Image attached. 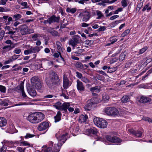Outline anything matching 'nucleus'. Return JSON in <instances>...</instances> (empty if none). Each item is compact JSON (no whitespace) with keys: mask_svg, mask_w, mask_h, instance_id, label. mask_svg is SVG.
Listing matches in <instances>:
<instances>
[{"mask_svg":"<svg viewBox=\"0 0 152 152\" xmlns=\"http://www.w3.org/2000/svg\"><path fill=\"white\" fill-rule=\"evenodd\" d=\"M49 75V79H46V82L50 88H53L55 86H58L60 85L61 80L56 72L54 71H51Z\"/></svg>","mask_w":152,"mask_h":152,"instance_id":"f257e3e1","label":"nucleus"},{"mask_svg":"<svg viewBox=\"0 0 152 152\" xmlns=\"http://www.w3.org/2000/svg\"><path fill=\"white\" fill-rule=\"evenodd\" d=\"M94 124L98 127L101 128H106L107 125V121L99 118H95L93 120Z\"/></svg>","mask_w":152,"mask_h":152,"instance_id":"f03ea898","label":"nucleus"},{"mask_svg":"<svg viewBox=\"0 0 152 152\" xmlns=\"http://www.w3.org/2000/svg\"><path fill=\"white\" fill-rule=\"evenodd\" d=\"M70 106L69 103L65 102L62 104L60 102H58L54 105V106L57 109L64 110L65 112H67V110Z\"/></svg>","mask_w":152,"mask_h":152,"instance_id":"7ed1b4c3","label":"nucleus"},{"mask_svg":"<svg viewBox=\"0 0 152 152\" xmlns=\"http://www.w3.org/2000/svg\"><path fill=\"white\" fill-rule=\"evenodd\" d=\"M99 98L96 97L93 98L87 101V104L84 107L86 111H90L92 107V105L99 102Z\"/></svg>","mask_w":152,"mask_h":152,"instance_id":"20e7f679","label":"nucleus"},{"mask_svg":"<svg viewBox=\"0 0 152 152\" xmlns=\"http://www.w3.org/2000/svg\"><path fill=\"white\" fill-rule=\"evenodd\" d=\"M105 113L108 115L116 116L119 114V112L116 108L113 107H108L105 109Z\"/></svg>","mask_w":152,"mask_h":152,"instance_id":"39448f33","label":"nucleus"},{"mask_svg":"<svg viewBox=\"0 0 152 152\" xmlns=\"http://www.w3.org/2000/svg\"><path fill=\"white\" fill-rule=\"evenodd\" d=\"M60 19V17H56L55 15H53L50 17L47 20H44L43 23L45 24L48 23L49 24L53 23H58Z\"/></svg>","mask_w":152,"mask_h":152,"instance_id":"423d86ee","label":"nucleus"},{"mask_svg":"<svg viewBox=\"0 0 152 152\" xmlns=\"http://www.w3.org/2000/svg\"><path fill=\"white\" fill-rule=\"evenodd\" d=\"M106 138L108 141L114 143H118L121 142V140L116 136L112 137L110 135H107Z\"/></svg>","mask_w":152,"mask_h":152,"instance_id":"0eeeda50","label":"nucleus"},{"mask_svg":"<svg viewBox=\"0 0 152 152\" xmlns=\"http://www.w3.org/2000/svg\"><path fill=\"white\" fill-rule=\"evenodd\" d=\"M49 127V124L46 121H44L40 124L37 127V129L39 131L46 129Z\"/></svg>","mask_w":152,"mask_h":152,"instance_id":"6e6552de","label":"nucleus"},{"mask_svg":"<svg viewBox=\"0 0 152 152\" xmlns=\"http://www.w3.org/2000/svg\"><path fill=\"white\" fill-rule=\"evenodd\" d=\"M68 133H65V134H62L60 136H58V134H56V136L58 141L61 142V144L64 143L67 139Z\"/></svg>","mask_w":152,"mask_h":152,"instance_id":"1a4fd4ad","label":"nucleus"},{"mask_svg":"<svg viewBox=\"0 0 152 152\" xmlns=\"http://www.w3.org/2000/svg\"><path fill=\"white\" fill-rule=\"evenodd\" d=\"M28 120L31 123L34 124L38 123L35 113L29 115L28 117Z\"/></svg>","mask_w":152,"mask_h":152,"instance_id":"9d476101","label":"nucleus"},{"mask_svg":"<svg viewBox=\"0 0 152 152\" xmlns=\"http://www.w3.org/2000/svg\"><path fill=\"white\" fill-rule=\"evenodd\" d=\"M28 28L27 26L25 24L21 25L19 26L20 32L22 35L27 34Z\"/></svg>","mask_w":152,"mask_h":152,"instance_id":"9b49d317","label":"nucleus"},{"mask_svg":"<svg viewBox=\"0 0 152 152\" xmlns=\"http://www.w3.org/2000/svg\"><path fill=\"white\" fill-rule=\"evenodd\" d=\"M80 15H82L83 17L82 20L83 21L86 22L90 19L91 15L90 13L87 11H85L82 13L80 14Z\"/></svg>","mask_w":152,"mask_h":152,"instance_id":"f8f14e48","label":"nucleus"},{"mask_svg":"<svg viewBox=\"0 0 152 152\" xmlns=\"http://www.w3.org/2000/svg\"><path fill=\"white\" fill-rule=\"evenodd\" d=\"M86 132L88 135H96L98 132V130L96 128L92 127L86 129Z\"/></svg>","mask_w":152,"mask_h":152,"instance_id":"ddd939ff","label":"nucleus"},{"mask_svg":"<svg viewBox=\"0 0 152 152\" xmlns=\"http://www.w3.org/2000/svg\"><path fill=\"white\" fill-rule=\"evenodd\" d=\"M35 113L38 123L43 121L45 118V115L43 113L40 112H35Z\"/></svg>","mask_w":152,"mask_h":152,"instance_id":"4468645a","label":"nucleus"},{"mask_svg":"<svg viewBox=\"0 0 152 152\" xmlns=\"http://www.w3.org/2000/svg\"><path fill=\"white\" fill-rule=\"evenodd\" d=\"M79 39L76 37H74L71 40L69 41V45H71L73 47V49H74L75 45L79 43Z\"/></svg>","mask_w":152,"mask_h":152,"instance_id":"2eb2a0df","label":"nucleus"},{"mask_svg":"<svg viewBox=\"0 0 152 152\" xmlns=\"http://www.w3.org/2000/svg\"><path fill=\"white\" fill-rule=\"evenodd\" d=\"M32 86H29L27 88V91L28 93L32 96H35L37 95V92Z\"/></svg>","mask_w":152,"mask_h":152,"instance_id":"dca6fc26","label":"nucleus"},{"mask_svg":"<svg viewBox=\"0 0 152 152\" xmlns=\"http://www.w3.org/2000/svg\"><path fill=\"white\" fill-rule=\"evenodd\" d=\"M77 87L78 90L80 91H84L85 89V87L83 83L79 80H77Z\"/></svg>","mask_w":152,"mask_h":152,"instance_id":"f3484780","label":"nucleus"},{"mask_svg":"<svg viewBox=\"0 0 152 152\" xmlns=\"http://www.w3.org/2000/svg\"><path fill=\"white\" fill-rule=\"evenodd\" d=\"M69 80L66 76L65 75L63 77V87L64 89H66L69 86Z\"/></svg>","mask_w":152,"mask_h":152,"instance_id":"a211bd4d","label":"nucleus"},{"mask_svg":"<svg viewBox=\"0 0 152 152\" xmlns=\"http://www.w3.org/2000/svg\"><path fill=\"white\" fill-rule=\"evenodd\" d=\"M129 132L136 137H140L142 135V133L141 131H135L131 129L129 130Z\"/></svg>","mask_w":152,"mask_h":152,"instance_id":"6ab92c4d","label":"nucleus"},{"mask_svg":"<svg viewBox=\"0 0 152 152\" xmlns=\"http://www.w3.org/2000/svg\"><path fill=\"white\" fill-rule=\"evenodd\" d=\"M151 99L147 97L142 96L139 100V102L142 103H145L150 102Z\"/></svg>","mask_w":152,"mask_h":152,"instance_id":"aec40b11","label":"nucleus"},{"mask_svg":"<svg viewBox=\"0 0 152 152\" xmlns=\"http://www.w3.org/2000/svg\"><path fill=\"white\" fill-rule=\"evenodd\" d=\"M61 115L62 114L59 111H58L56 115L54 117L55 119V123L58 122L60 121Z\"/></svg>","mask_w":152,"mask_h":152,"instance_id":"412c9836","label":"nucleus"},{"mask_svg":"<svg viewBox=\"0 0 152 152\" xmlns=\"http://www.w3.org/2000/svg\"><path fill=\"white\" fill-rule=\"evenodd\" d=\"M40 81V79L37 77L36 76L32 77L31 79V82L32 86H33V84L35 85L36 84L39 83V82Z\"/></svg>","mask_w":152,"mask_h":152,"instance_id":"4be33fe9","label":"nucleus"},{"mask_svg":"<svg viewBox=\"0 0 152 152\" xmlns=\"http://www.w3.org/2000/svg\"><path fill=\"white\" fill-rule=\"evenodd\" d=\"M7 123V120L4 117H0V127H3L6 125Z\"/></svg>","mask_w":152,"mask_h":152,"instance_id":"5701e85b","label":"nucleus"},{"mask_svg":"<svg viewBox=\"0 0 152 152\" xmlns=\"http://www.w3.org/2000/svg\"><path fill=\"white\" fill-rule=\"evenodd\" d=\"M87 119H88V117L86 115H81L80 116L79 120L81 123L84 122L86 121Z\"/></svg>","mask_w":152,"mask_h":152,"instance_id":"b1692460","label":"nucleus"},{"mask_svg":"<svg viewBox=\"0 0 152 152\" xmlns=\"http://www.w3.org/2000/svg\"><path fill=\"white\" fill-rule=\"evenodd\" d=\"M15 46V45H7L4 46L2 48L6 51H8L14 48Z\"/></svg>","mask_w":152,"mask_h":152,"instance_id":"393cba45","label":"nucleus"},{"mask_svg":"<svg viewBox=\"0 0 152 152\" xmlns=\"http://www.w3.org/2000/svg\"><path fill=\"white\" fill-rule=\"evenodd\" d=\"M2 18L4 19L5 22H6L7 20H8V23L7 24H9L11 22L13 21V19L12 17H9L8 16L5 15Z\"/></svg>","mask_w":152,"mask_h":152,"instance_id":"a878e982","label":"nucleus"},{"mask_svg":"<svg viewBox=\"0 0 152 152\" xmlns=\"http://www.w3.org/2000/svg\"><path fill=\"white\" fill-rule=\"evenodd\" d=\"M130 98L127 95H124L121 99V100L122 102L125 103L129 101Z\"/></svg>","mask_w":152,"mask_h":152,"instance_id":"bb28decb","label":"nucleus"},{"mask_svg":"<svg viewBox=\"0 0 152 152\" xmlns=\"http://www.w3.org/2000/svg\"><path fill=\"white\" fill-rule=\"evenodd\" d=\"M20 89L22 92V96L23 98H25L26 97V95L24 91L23 83H21L20 86Z\"/></svg>","mask_w":152,"mask_h":152,"instance_id":"cd10ccee","label":"nucleus"},{"mask_svg":"<svg viewBox=\"0 0 152 152\" xmlns=\"http://www.w3.org/2000/svg\"><path fill=\"white\" fill-rule=\"evenodd\" d=\"M32 86L33 87H35L39 91L42 88V84L40 81L39 82V83L36 84L35 85L33 84Z\"/></svg>","mask_w":152,"mask_h":152,"instance_id":"c85d7f7f","label":"nucleus"},{"mask_svg":"<svg viewBox=\"0 0 152 152\" xmlns=\"http://www.w3.org/2000/svg\"><path fill=\"white\" fill-rule=\"evenodd\" d=\"M102 101L105 102H107L110 99L109 96L108 94H103L102 95Z\"/></svg>","mask_w":152,"mask_h":152,"instance_id":"c756f323","label":"nucleus"},{"mask_svg":"<svg viewBox=\"0 0 152 152\" xmlns=\"http://www.w3.org/2000/svg\"><path fill=\"white\" fill-rule=\"evenodd\" d=\"M90 91L92 92H99L100 91V87L99 86H96L95 87H92L90 88Z\"/></svg>","mask_w":152,"mask_h":152,"instance_id":"7c9ffc66","label":"nucleus"},{"mask_svg":"<svg viewBox=\"0 0 152 152\" xmlns=\"http://www.w3.org/2000/svg\"><path fill=\"white\" fill-rule=\"evenodd\" d=\"M75 66L77 68L81 69H83L84 68L83 64L80 62H77L75 65Z\"/></svg>","mask_w":152,"mask_h":152,"instance_id":"2f4dec72","label":"nucleus"},{"mask_svg":"<svg viewBox=\"0 0 152 152\" xmlns=\"http://www.w3.org/2000/svg\"><path fill=\"white\" fill-rule=\"evenodd\" d=\"M31 49L32 53H35L37 52H38L40 50L39 48L37 46H36L34 48L31 47Z\"/></svg>","mask_w":152,"mask_h":152,"instance_id":"473e14b6","label":"nucleus"},{"mask_svg":"<svg viewBox=\"0 0 152 152\" xmlns=\"http://www.w3.org/2000/svg\"><path fill=\"white\" fill-rule=\"evenodd\" d=\"M149 4H148L145 5L142 9V11L144 12L146 10L148 12L150 11L151 9V7H149Z\"/></svg>","mask_w":152,"mask_h":152,"instance_id":"72a5a7b5","label":"nucleus"},{"mask_svg":"<svg viewBox=\"0 0 152 152\" xmlns=\"http://www.w3.org/2000/svg\"><path fill=\"white\" fill-rule=\"evenodd\" d=\"M59 149V146L58 144L54 145L52 152H59L60 150Z\"/></svg>","mask_w":152,"mask_h":152,"instance_id":"f704fd0d","label":"nucleus"},{"mask_svg":"<svg viewBox=\"0 0 152 152\" xmlns=\"http://www.w3.org/2000/svg\"><path fill=\"white\" fill-rule=\"evenodd\" d=\"M22 16L20 14H18L16 15H14L13 16V18L15 19V21H17L21 18Z\"/></svg>","mask_w":152,"mask_h":152,"instance_id":"c9c22d12","label":"nucleus"},{"mask_svg":"<svg viewBox=\"0 0 152 152\" xmlns=\"http://www.w3.org/2000/svg\"><path fill=\"white\" fill-rule=\"evenodd\" d=\"M56 45L57 46L58 50L59 51L62 50L61 46H62L61 43L59 41H57L56 42Z\"/></svg>","mask_w":152,"mask_h":152,"instance_id":"e433bc0d","label":"nucleus"},{"mask_svg":"<svg viewBox=\"0 0 152 152\" xmlns=\"http://www.w3.org/2000/svg\"><path fill=\"white\" fill-rule=\"evenodd\" d=\"M125 53V52H124L123 53H121L119 57V59L120 61H122L124 59L126 56Z\"/></svg>","mask_w":152,"mask_h":152,"instance_id":"4c0bfd02","label":"nucleus"},{"mask_svg":"<svg viewBox=\"0 0 152 152\" xmlns=\"http://www.w3.org/2000/svg\"><path fill=\"white\" fill-rule=\"evenodd\" d=\"M66 11L68 12H71L72 13H74L76 12V10L75 8L71 9L67 8L66 9Z\"/></svg>","mask_w":152,"mask_h":152,"instance_id":"58836bf2","label":"nucleus"},{"mask_svg":"<svg viewBox=\"0 0 152 152\" xmlns=\"http://www.w3.org/2000/svg\"><path fill=\"white\" fill-rule=\"evenodd\" d=\"M130 32L129 29H127L125 30V31L121 34V36L122 37H124L126 35L128 34Z\"/></svg>","mask_w":152,"mask_h":152,"instance_id":"ea45409f","label":"nucleus"},{"mask_svg":"<svg viewBox=\"0 0 152 152\" xmlns=\"http://www.w3.org/2000/svg\"><path fill=\"white\" fill-rule=\"evenodd\" d=\"M0 91L2 93H5L6 91L5 87L2 85H0Z\"/></svg>","mask_w":152,"mask_h":152,"instance_id":"a19ab883","label":"nucleus"},{"mask_svg":"<svg viewBox=\"0 0 152 152\" xmlns=\"http://www.w3.org/2000/svg\"><path fill=\"white\" fill-rule=\"evenodd\" d=\"M96 12L97 15L98 16L97 19H100L103 16V15L102 14V12L100 11L97 10Z\"/></svg>","mask_w":152,"mask_h":152,"instance_id":"79ce46f5","label":"nucleus"},{"mask_svg":"<svg viewBox=\"0 0 152 152\" xmlns=\"http://www.w3.org/2000/svg\"><path fill=\"white\" fill-rule=\"evenodd\" d=\"M81 80L83 82L86 83H89L90 82L89 80L85 77H83Z\"/></svg>","mask_w":152,"mask_h":152,"instance_id":"37998d69","label":"nucleus"},{"mask_svg":"<svg viewBox=\"0 0 152 152\" xmlns=\"http://www.w3.org/2000/svg\"><path fill=\"white\" fill-rule=\"evenodd\" d=\"M148 48V47L146 46L144 47L140 50L139 52V53L141 54L144 53L147 49Z\"/></svg>","mask_w":152,"mask_h":152,"instance_id":"c03bdc74","label":"nucleus"},{"mask_svg":"<svg viewBox=\"0 0 152 152\" xmlns=\"http://www.w3.org/2000/svg\"><path fill=\"white\" fill-rule=\"evenodd\" d=\"M117 69V67H113L108 69L107 71V72L109 73L113 72L116 71Z\"/></svg>","mask_w":152,"mask_h":152,"instance_id":"a18cd8bd","label":"nucleus"},{"mask_svg":"<svg viewBox=\"0 0 152 152\" xmlns=\"http://www.w3.org/2000/svg\"><path fill=\"white\" fill-rule=\"evenodd\" d=\"M24 54L25 55H27L29 54L32 53L31 50V48L28 50H26L24 51Z\"/></svg>","mask_w":152,"mask_h":152,"instance_id":"49530a36","label":"nucleus"},{"mask_svg":"<svg viewBox=\"0 0 152 152\" xmlns=\"http://www.w3.org/2000/svg\"><path fill=\"white\" fill-rule=\"evenodd\" d=\"M152 72V68L150 70H149L147 72V75H146L145 76H143L142 78V80H143L145 79V78L146 77H147L149 74Z\"/></svg>","mask_w":152,"mask_h":152,"instance_id":"de8ad7c7","label":"nucleus"},{"mask_svg":"<svg viewBox=\"0 0 152 152\" xmlns=\"http://www.w3.org/2000/svg\"><path fill=\"white\" fill-rule=\"evenodd\" d=\"M152 72V68L150 70H149L147 72V75H146L145 76H143L142 78V80H143L145 79V78L146 77H147L149 74Z\"/></svg>","mask_w":152,"mask_h":152,"instance_id":"09e8293b","label":"nucleus"},{"mask_svg":"<svg viewBox=\"0 0 152 152\" xmlns=\"http://www.w3.org/2000/svg\"><path fill=\"white\" fill-rule=\"evenodd\" d=\"M21 50L20 49L18 48H16L15 50L13 51V52L17 54H19L20 53Z\"/></svg>","mask_w":152,"mask_h":152,"instance_id":"8fccbe9b","label":"nucleus"},{"mask_svg":"<svg viewBox=\"0 0 152 152\" xmlns=\"http://www.w3.org/2000/svg\"><path fill=\"white\" fill-rule=\"evenodd\" d=\"M121 4L122 6L123 7H126L127 5V0H123L121 1Z\"/></svg>","mask_w":152,"mask_h":152,"instance_id":"3c124183","label":"nucleus"},{"mask_svg":"<svg viewBox=\"0 0 152 152\" xmlns=\"http://www.w3.org/2000/svg\"><path fill=\"white\" fill-rule=\"evenodd\" d=\"M35 135L34 134H30L29 133L26 134V135L25 136V137L26 139L28 138H31L34 137Z\"/></svg>","mask_w":152,"mask_h":152,"instance_id":"603ef678","label":"nucleus"},{"mask_svg":"<svg viewBox=\"0 0 152 152\" xmlns=\"http://www.w3.org/2000/svg\"><path fill=\"white\" fill-rule=\"evenodd\" d=\"M9 10L8 9H7L6 8H4L2 7H0V12H6L9 11Z\"/></svg>","mask_w":152,"mask_h":152,"instance_id":"864d4df0","label":"nucleus"},{"mask_svg":"<svg viewBox=\"0 0 152 152\" xmlns=\"http://www.w3.org/2000/svg\"><path fill=\"white\" fill-rule=\"evenodd\" d=\"M20 143L24 146H28L29 147L30 146V144L26 141L22 142H20Z\"/></svg>","mask_w":152,"mask_h":152,"instance_id":"5fc2aeb1","label":"nucleus"},{"mask_svg":"<svg viewBox=\"0 0 152 152\" xmlns=\"http://www.w3.org/2000/svg\"><path fill=\"white\" fill-rule=\"evenodd\" d=\"M121 20H116L114 22H113L111 23V24L113 25V26L111 27H114L116 25V24L120 22Z\"/></svg>","mask_w":152,"mask_h":152,"instance_id":"6e6d98bb","label":"nucleus"},{"mask_svg":"<svg viewBox=\"0 0 152 152\" xmlns=\"http://www.w3.org/2000/svg\"><path fill=\"white\" fill-rule=\"evenodd\" d=\"M62 88V93L61 94V96H63L64 98L65 99H68L69 98V97L68 96L66 95L65 94L63 93V91H64V90H63L62 88Z\"/></svg>","mask_w":152,"mask_h":152,"instance_id":"4d7b16f0","label":"nucleus"},{"mask_svg":"<svg viewBox=\"0 0 152 152\" xmlns=\"http://www.w3.org/2000/svg\"><path fill=\"white\" fill-rule=\"evenodd\" d=\"M58 33L57 31L55 30H53L52 31H51L50 34L53 36H57Z\"/></svg>","mask_w":152,"mask_h":152,"instance_id":"13d9d810","label":"nucleus"},{"mask_svg":"<svg viewBox=\"0 0 152 152\" xmlns=\"http://www.w3.org/2000/svg\"><path fill=\"white\" fill-rule=\"evenodd\" d=\"M76 74L77 75V77L79 78H82L83 77V76L82 75L81 73L78 72H76Z\"/></svg>","mask_w":152,"mask_h":152,"instance_id":"bf43d9fd","label":"nucleus"},{"mask_svg":"<svg viewBox=\"0 0 152 152\" xmlns=\"http://www.w3.org/2000/svg\"><path fill=\"white\" fill-rule=\"evenodd\" d=\"M0 104L4 106H7L8 105V103L5 102V101H2Z\"/></svg>","mask_w":152,"mask_h":152,"instance_id":"052dcab7","label":"nucleus"},{"mask_svg":"<svg viewBox=\"0 0 152 152\" xmlns=\"http://www.w3.org/2000/svg\"><path fill=\"white\" fill-rule=\"evenodd\" d=\"M5 43L7 44H10V45H15L10 40H7L5 42Z\"/></svg>","mask_w":152,"mask_h":152,"instance_id":"680f3d73","label":"nucleus"},{"mask_svg":"<svg viewBox=\"0 0 152 152\" xmlns=\"http://www.w3.org/2000/svg\"><path fill=\"white\" fill-rule=\"evenodd\" d=\"M106 29V28L105 26H101L100 28H99L98 30L99 31H104Z\"/></svg>","mask_w":152,"mask_h":152,"instance_id":"e2e57ef3","label":"nucleus"},{"mask_svg":"<svg viewBox=\"0 0 152 152\" xmlns=\"http://www.w3.org/2000/svg\"><path fill=\"white\" fill-rule=\"evenodd\" d=\"M13 61L12 59L11 58L9 59L8 60L4 62V64H8L10 62H12Z\"/></svg>","mask_w":152,"mask_h":152,"instance_id":"0e129e2a","label":"nucleus"},{"mask_svg":"<svg viewBox=\"0 0 152 152\" xmlns=\"http://www.w3.org/2000/svg\"><path fill=\"white\" fill-rule=\"evenodd\" d=\"M19 56L20 55H14L12 56V60H15L19 57Z\"/></svg>","mask_w":152,"mask_h":152,"instance_id":"69168bd1","label":"nucleus"},{"mask_svg":"<svg viewBox=\"0 0 152 152\" xmlns=\"http://www.w3.org/2000/svg\"><path fill=\"white\" fill-rule=\"evenodd\" d=\"M7 148L4 146L2 147L0 150V152H5Z\"/></svg>","mask_w":152,"mask_h":152,"instance_id":"338daca9","label":"nucleus"},{"mask_svg":"<svg viewBox=\"0 0 152 152\" xmlns=\"http://www.w3.org/2000/svg\"><path fill=\"white\" fill-rule=\"evenodd\" d=\"M17 150L19 152H25L24 150L20 147H18L17 148Z\"/></svg>","mask_w":152,"mask_h":152,"instance_id":"774afa93","label":"nucleus"}]
</instances>
